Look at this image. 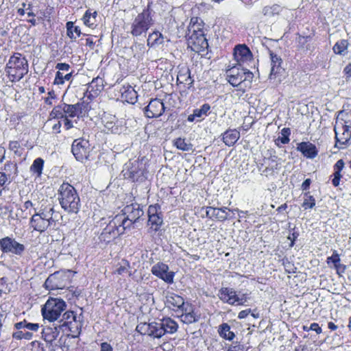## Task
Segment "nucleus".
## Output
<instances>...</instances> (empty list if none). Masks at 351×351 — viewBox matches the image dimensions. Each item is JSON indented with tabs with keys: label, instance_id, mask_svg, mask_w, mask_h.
<instances>
[{
	"label": "nucleus",
	"instance_id": "f257e3e1",
	"mask_svg": "<svg viewBox=\"0 0 351 351\" xmlns=\"http://www.w3.org/2000/svg\"><path fill=\"white\" fill-rule=\"evenodd\" d=\"M123 214L117 215L104 230L101 235L104 238L114 239L123 234L125 230L135 223L143 215V210L138 204L126 206Z\"/></svg>",
	"mask_w": 351,
	"mask_h": 351
},
{
	"label": "nucleus",
	"instance_id": "f03ea898",
	"mask_svg": "<svg viewBox=\"0 0 351 351\" xmlns=\"http://www.w3.org/2000/svg\"><path fill=\"white\" fill-rule=\"evenodd\" d=\"M177 329V323L169 317L162 319L158 322L141 323L136 326V330L141 334L154 338H160L165 333H173Z\"/></svg>",
	"mask_w": 351,
	"mask_h": 351
},
{
	"label": "nucleus",
	"instance_id": "7ed1b4c3",
	"mask_svg": "<svg viewBox=\"0 0 351 351\" xmlns=\"http://www.w3.org/2000/svg\"><path fill=\"white\" fill-rule=\"evenodd\" d=\"M58 200L61 207L69 213H77L80 199L75 189L68 182L62 183L58 189Z\"/></svg>",
	"mask_w": 351,
	"mask_h": 351
},
{
	"label": "nucleus",
	"instance_id": "20e7f679",
	"mask_svg": "<svg viewBox=\"0 0 351 351\" xmlns=\"http://www.w3.org/2000/svg\"><path fill=\"white\" fill-rule=\"evenodd\" d=\"M5 70L12 82H19L28 73L27 60L22 54L15 53L10 58Z\"/></svg>",
	"mask_w": 351,
	"mask_h": 351
},
{
	"label": "nucleus",
	"instance_id": "39448f33",
	"mask_svg": "<svg viewBox=\"0 0 351 351\" xmlns=\"http://www.w3.org/2000/svg\"><path fill=\"white\" fill-rule=\"evenodd\" d=\"M191 19L188 27L187 45L191 49L196 53L204 51L208 47V41L204 36V31Z\"/></svg>",
	"mask_w": 351,
	"mask_h": 351
},
{
	"label": "nucleus",
	"instance_id": "423d86ee",
	"mask_svg": "<svg viewBox=\"0 0 351 351\" xmlns=\"http://www.w3.org/2000/svg\"><path fill=\"white\" fill-rule=\"evenodd\" d=\"M153 24L154 21L149 9H145L134 19L131 24L130 33L135 37L145 36Z\"/></svg>",
	"mask_w": 351,
	"mask_h": 351
},
{
	"label": "nucleus",
	"instance_id": "0eeeda50",
	"mask_svg": "<svg viewBox=\"0 0 351 351\" xmlns=\"http://www.w3.org/2000/svg\"><path fill=\"white\" fill-rule=\"evenodd\" d=\"M65 302L60 298H50L42 308V315L44 319L49 322L57 320L61 313L66 309Z\"/></svg>",
	"mask_w": 351,
	"mask_h": 351
},
{
	"label": "nucleus",
	"instance_id": "6e6552de",
	"mask_svg": "<svg viewBox=\"0 0 351 351\" xmlns=\"http://www.w3.org/2000/svg\"><path fill=\"white\" fill-rule=\"evenodd\" d=\"M218 296L221 301L230 305H243L247 302L245 294L239 295L233 289L229 287L221 288Z\"/></svg>",
	"mask_w": 351,
	"mask_h": 351
},
{
	"label": "nucleus",
	"instance_id": "1a4fd4ad",
	"mask_svg": "<svg viewBox=\"0 0 351 351\" xmlns=\"http://www.w3.org/2000/svg\"><path fill=\"white\" fill-rule=\"evenodd\" d=\"M351 126L343 119H337L335 125L336 143L346 145L351 137Z\"/></svg>",
	"mask_w": 351,
	"mask_h": 351
},
{
	"label": "nucleus",
	"instance_id": "9d476101",
	"mask_svg": "<svg viewBox=\"0 0 351 351\" xmlns=\"http://www.w3.org/2000/svg\"><path fill=\"white\" fill-rule=\"evenodd\" d=\"M72 152L78 161L87 159L90 152L89 142L85 139H76L72 144Z\"/></svg>",
	"mask_w": 351,
	"mask_h": 351
},
{
	"label": "nucleus",
	"instance_id": "9b49d317",
	"mask_svg": "<svg viewBox=\"0 0 351 351\" xmlns=\"http://www.w3.org/2000/svg\"><path fill=\"white\" fill-rule=\"evenodd\" d=\"M0 249L3 253H12L21 255L25 251L24 245L17 242L14 239L5 237L0 239Z\"/></svg>",
	"mask_w": 351,
	"mask_h": 351
},
{
	"label": "nucleus",
	"instance_id": "f8f14e48",
	"mask_svg": "<svg viewBox=\"0 0 351 351\" xmlns=\"http://www.w3.org/2000/svg\"><path fill=\"white\" fill-rule=\"evenodd\" d=\"M152 273L165 282L171 284L173 282L174 272L169 271L167 265L158 263L152 267Z\"/></svg>",
	"mask_w": 351,
	"mask_h": 351
},
{
	"label": "nucleus",
	"instance_id": "ddd939ff",
	"mask_svg": "<svg viewBox=\"0 0 351 351\" xmlns=\"http://www.w3.org/2000/svg\"><path fill=\"white\" fill-rule=\"evenodd\" d=\"M59 328L67 327L71 332L74 335L79 334V328L76 322V315L73 311H66L60 320Z\"/></svg>",
	"mask_w": 351,
	"mask_h": 351
},
{
	"label": "nucleus",
	"instance_id": "4468645a",
	"mask_svg": "<svg viewBox=\"0 0 351 351\" xmlns=\"http://www.w3.org/2000/svg\"><path fill=\"white\" fill-rule=\"evenodd\" d=\"M142 164L137 160L130 161L126 163L123 170L124 177L130 178L133 181H137L142 176V169L141 165Z\"/></svg>",
	"mask_w": 351,
	"mask_h": 351
},
{
	"label": "nucleus",
	"instance_id": "2eb2a0df",
	"mask_svg": "<svg viewBox=\"0 0 351 351\" xmlns=\"http://www.w3.org/2000/svg\"><path fill=\"white\" fill-rule=\"evenodd\" d=\"M164 111V104L158 99H152L145 108V116L148 118L159 117L163 114Z\"/></svg>",
	"mask_w": 351,
	"mask_h": 351
},
{
	"label": "nucleus",
	"instance_id": "dca6fc26",
	"mask_svg": "<svg viewBox=\"0 0 351 351\" xmlns=\"http://www.w3.org/2000/svg\"><path fill=\"white\" fill-rule=\"evenodd\" d=\"M234 56L239 64L247 62L252 60V54L250 49L245 45H239L234 49Z\"/></svg>",
	"mask_w": 351,
	"mask_h": 351
},
{
	"label": "nucleus",
	"instance_id": "f3484780",
	"mask_svg": "<svg viewBox=\"0 0 351 351\" xmlns=\"http://www.w3.org/2000/svg\"><path fill=\"white\" fill-rule=\"evenodd\" d=\"M231 210L227 207H222L220 208L208 206L206 208V217L216 219L218 221H223L229 217V212Z\"/></svg>",
	"mask_w": 351,
	"mask_h": 351
},
{
	"label": "nucleus",
	"instance_id": "a211bd4d",
	"mask_svg": "<svg viewBox=\"0 0 351 351\" xmlns=\"http://www.w3.org/2000/svg\"><path fill=\"white\" fill-rule=\"evenodd\" d=\"M228 82L233 86H238L243 82V69L234 66L226 71Z\"/></svg>",
	"mask_w": 351,
	"mask_h": 351
},
{
	"label": "nucleus",
	"instance_id": "6ab92c4d",
	"mask_svg": "<svg viewBox=\"0 0 351 351\" xmlns=\"http://www.w3.org/2000/svg\"><path fill=\"white\" fill-rule=\"evenodd\" d=\"M269 56L271 59V71L269 74L270 79L275 78L277 75L280 74L283 71L282 67V60L281 57L273 51H269Z\"/></svg>",
	"mask_w": 351,
	"mask_h": 351
},
{
	"label": "nucleus",
	"instance_id": "aec40b11",
	"mask_svg": "<svg viewBox=\"0 0 351 351\" xmlns=\"http://www.w3.org/2000/svg\"><path fill=\"white\" fill-rule=\"evenodd\" d=\"M297 150L308 158H315L318 153L316 146L310 142H302L298 144Z\"/></svg>",
	"mask_w": 351,
	"mask_h": 351
},
{
	"label": "nucleus",
	"instance_id": "412c9836",
	"mask_svg": "<svg viewBox=\"0 0 351 351\" xmlns=\"http://www.w3.org/2000/svg\"><path fill=\"white\" fill-rule=\"evenodd\" d=\"M30 223L34 230L40 232H44L51 224L49 221H47L44 217H40L37 213H35L30 219Z\"/></svg>",
	"mask_w": 351,
	"mask_h": 351
},
{
	"label": "nucleus",
	"instance_id": "4be33fe9",
	"mask_svg": "<svg viewBox=\"0 0 351 351\" xmlns=\"http://www.w3.org/2000/svg\"><path fill=\"white\" fill-rule=\"evenodd\" d=\"M166 304L173 310L175 308L182 309L184 308V301L182 297L173 293H169L166 296Z\"/></svg>",
	"mask_w": 351,
	"mask_h": 351
},
{
	"label": "nucleus",
	"instance_id": "5701e85b",
	"mask_svg": "<svg viewBox=\"0 0 351 351\" xmlns=\"http://www.w3.org/2000/svg\"><path fill=\"white\" fill-rule=\"evenodd\" d=\"M121 98L130 104H134L137 100V93L130 85H123L120 90Z\"/></svg>",
	"mask_w": 351,
	"mask_h": 351
},
{
	"label": "nucleus",
	"instance_id": "b1692460",
	"mask_svg": "<svg viewBox=\"0 0 351 351\" xmlns=\"http://www.w3.org/2000/svg\"><path fill=\"white\" fill-rule=\"evenodd\" d=\"M210 109V106L208 104H203L200 108L195 109L193 111V113L188 116L187 120L189 122H193L194 121H201L204 117L208 114V111Z\"/></svg>",
	"mask_w": 351,
	"mask_h": 351
},
{
	"label": "nucleus",
	"instance_id": "393cba45",
	"mask_svg": "<svg viewBox=\"0 0 351 351\" xmlns=\"http://www.w3.org/2000/svg\"><path fill=\"white\" fill-rule=\"evenodd\" d=\"M177 81L180 84H187L189 88L192 86L193 80L191 76V71L188 67L182 66L180 69L177 76Z\"/></svg>",
	"mask_w": 351,
	"mask_h": 351
},
{
	"label": "nucleus",
	"instance_id": "a878e982",
	"mask_svg": "<svg viewBox=\"0 0 351 351\" xmlns=\"http://www.w3.org/2000/svg\"><path fill=\"white\" fill-rule=\"evenodd\" d=\"M61 276L62 275L59 272L51 274L45 282L46 288L51 290L62 289L64 285L59 282Z\"/></svg>",
	"mask_w": 351,
	"mask_h": 351
},
{
	"label": "nucleus",
	"instance_id": "bb28decb",
	"mask_svg": "<svg viewBox=\"0 0 351 351\" xmlns=\"http://www.w3.org/2000/svg\"><path fill=\"white\" fill-rule=\"evenodd\" d=\"M182 311V314L180 315V319L182 322L190 324L199 320V316L191 310V306L189 308L184 307Z\"/></svg>",
	"mask_w": 351,
	"mask_h": 351
},
{
	"label": "nucleus",
	"instance_id": "cd10ccee",
	"mask_svg": "<svg viewBox=\"0 0 351 351\" xmlns=\"http://www.w3.org/2000/svg\"><path fill=\"white\" fill-rule=\"evenodd\" d=\"M240 138V132L237 130H228L223 134V141L228 146L234 145Z\"/></svg>",
	"mask_w": 351,
	"mask_h": 351
},
{
	"label": "nucleus",
	"instance_id": "c85d7f7f",
	"mask_svg": "<svg viewBox=\"0 0 351 351\" xmlns=\"http://www.w3.org/2000/svg\"><path fill=\"white\" fill-rule=\"evenodd\" d=\"M59 331L57 327H46L43 328L42 335L43 339L49 343L54 341L58 337Z\"/></svg>",
	"mask_w": 351,
	"mask_h": 351
},
{
	"label": "nucleus",
	"instance_id": "c756f323",
	"mask_svg": "<svg viewBox=\"0 0 351 351\" xmlns=\"http://www.w3.org/2000/svg\"><path fill=\"white\" fill-rule=\"evenodd\" d=\"M53 207L50 204L46 205L43 204L40 209L36 213L52 223L55 221L53 217Z\"/></svg>",
	"mask_w": 351,
	"mask_h": 351
},
{
	"label": "nucleus",
	"instance_id": "7c9ffc66",
	"mask_svg": "<svg viewBox=\"0 0 351 351\" xmlns=\"http://www.w3.org/2000/svg\"><path fill=\"white\" fill-rule=\"evenodd\" d=\"M63 104V112L64 117L73 118L78 114V112L80 109V104L73 105L62 104Z\"/></svg>",
	"mask_w": 351,
	"mask_h": 351
},
{
	"label": "nucleus",
	"instance_id": "2f4dec72",
	"mask_svg": "<svg viewBox=\"0 0 351 351\" xmlns=\"http://www.w3.org/2000/svg\"><path fill=\"white\" fill-rule=\"evenodd\" d=\"M340 261L339 256L336 251L331 256L327 258V263L329 264L330 262L332 263L338 274H340V273H344L346 268L344 265L340 263Z\"/></svg>",
	"mask_w": 351,
	"mask_h": 351
},
{
	"label": "nucleus",
	"instance_id": "473e14b6",
	"mask_svg": "<svg viewBox=\"0 0 351 351\" xmlns=\"http://www.w3.org/2000/svg\"><path fill=\"white\" fill-rule=\"evenodd\" d=\"M165 38L160 32H154L150 34L147 38V45L154 47L163 44Z\"/></svg>",
	"mask_w": 351,
	"mask_h": 351
},
{
	"label": "nucleus",
	"instance_id": "72a5a7b5",
	"mask_svg": "<svg viewBox=\"0 0 351 351\" xmlns=\"http://www.w3.org/2000/svg\"><path fill=\"white\" fill-rule=\"evenodd\" d=\"M282 7L278 4L266 5L263 8L262 13L267 17H273L282 12Z\"/></svg>",
	"mask_w": 351,
	"mask_h": 351
},
{
	"label": "nucleus",
	"instance_id": "f704fd0d",
	"mask_svg": "<svg viewBox=\"0 0 351 351\" xmlns=\"http://www.w3.org/2000/svg\"><path fill=\"white\" fill-rule=\"evenodd\" d=\"M66 35L72 40H75L81 34L80 29L78 26H75L74 23L69 21L66 24Z\"/></svg>",
	"mask_w": 351,
	"mask_h": 351
},
{
	"label": "nucleus",
	"instance_id": "c9c22d12",
	"mask_svg": "<svg viewBox=\"0 0 351 351\" xmlns=\"http://www.w3.org/2000/svg\"><path fill=\"white\" fill-rule=\"evenodd\" d=\"M348 42L347 40H340L334 45L332 49L335 53L345 56L348 52Z\"/></svg>",
	"mask_w": 351,
	"mask_h": 351
},
{
	"label": "nucleus",
	"instance_id": "e433bc0d",
	"mask_svg": "<svg viewBox=\"0 0 351 351\" xmlns=\"http://www.w3.org/2000/svg\"><path fill=\"white\" fill-rule=\"evenodd\" d=\"M219 333L221 337L228 340H232L234 337V333L230 330V326L223 323L219 326Z\"/></svg>",
	"mask_w": 351,
	"mask_h": 351
},
{
	"label": "nucleus",
	"instance_id": "4c0bfd02",
	"mask_svg": "<svg viewBox=\"0 0 351 351\" xmlns=\"http://www.w3.org/2000/svg\"><path fill=\"white\" fill-rule=\"evenodd\" d=\"M97 15L96 11L91 12L90 10H87L83 16L84 23L88 27L93 28L95 26Z\"/></svg>",
	"mask_w": 351,
	"mask_h": 351
},
{
	"label": "nucleus",
	"instance_id": "58836bf2",
	"mask_svg": "<svg viewBox=\"0 0 351 351\" xmlns=\"http://www.w3.org/2000/svg\"><path fill=\"white\" fill-rule=\"evenodd\" d=\"M71 77L72 72L65 74V72L58 71L56 74L53 84L57 85H62L64 83V81L71 80Z\"/></svg>",
	"mask_w": 351,
	"mask_h": 351
},
{
	"label": "nucleus",
	"instance_id": "ea45409f",
	"mask_svg": "<svg viewBox=\"0 0 351 351\" xmlns=\"http://www.w3.org/2000/svg\"><path fill=\"white\" fill-rule=\"evenodd\" d=\"M162 223V218L159 215L152 216L148 219V225L150 226L151 229L156 232L161 226Z\"/></svg>",
	"mask_w": 351,
	"mask_h": 351
},
{
	"label": "nucleus",
	"instance_id": "a19ab883",
	"mask_svg": "<svg viewBox=\"0 0 351 351\" xmlns=\"http://www.w3.org/2000/svg\"><path fill=\"white\" fill-rule=\"evenodd\" d=\"M43 164H44V160L42 158H36L34 161L33 164L32 165V166L30 167L31 171L36 173L38 176H40L43 171Z\"/></svg>",
	"mask_w": 351,
	"mask_h": 351
},
{
	"label": "nucleus",
	"instance_id": "79ce46f5",
	"mask_svg": "<svg viewBox=\"0 0 351 351\" xmlns=\"http://www.w3.org/2000/svg\"><path fill=\"white\" fill-rule=\"evenodd\" d=\"M175 146L182 151H191L193 149V145L191 143L186 142L184 138H177L174 142Z\"/></svg>",
	"mask_w": 351,
	"mask_h": 351
},
{
	"label": "nucleus",
	"instance_id": "37998d69",
	"mask_svg": "<svg viewBox=\"0 0 351 351\" xmlns=\"http://www.w3.org/2000/svg\"><path fill=\"white\" fill-rule=\"evenodd\" d=\"M315 206V199L309 193L304 194V202L302 206L304 209L313 208Z\"/></svg>",
	"mask_w": 351,
	"mask_h": 351
},
{
	"label": "nucleus",
	"instance_id": "c03bdc74",
	"mask_svg": "<svg viewBox=\"0 0 351 351\" xmlns=\"http://www.w3.org/2000/svg\"><path fill=\"white\" fill-rule=\"evenodd\" d=\"M132 49L134 52V57L136 58H141L145 53V47L143 44L136 43L134 44Z\"/></svg>",
	"mask_w": 351,
	"mask_h": 351
},
{
	"label": "nucleus",
	"instance_id": "a18cd8bd",
	"mask_svg": "<svg viewBox=\"0 0 351 351\" xmlns=\"http://www.w3.org/2000/svg\"><path fill=\"white\" fill-rule=\"evenodd\" d=\"M50 117L52 119H63L64 118V114L63 112V104L54 107L50 112Z\"/></svg>",
	"mask_w": 351,
	"mask_h": 351
},
{
	"label": "nucleus",
	"instance_id": "49530a36",
	"mask_svg": "<svg viewBox=\"0 0 351 351\" xmlns=\"http://www.w3.org/2000/svg\"><path fill=\"white\" fill-rule=\"evenodd\" d=\"M130 263L126 260H122L121 263L117 267V269H116L114 273L117 274L119 275H123L124 274L130 273ZM129 274L130 275V274Z\"/></svg>",
	"mask_w": 351,
	"mask_h": 351
},
{
	"label": "nucleus",
	"instance_id": "de8ad7c7",
	"mask_svg": "<svg viewBox=\"0 0 351 351\" xmlns=\"http://www.w3.org/2000/svg\"><path fill=\"white\" fill-rule=\"evenodd\" d=\"M88 88L91 90H95V91L100 92L103 89V80L101 78L95 77L88 85Z\"/></svg>",
	"mask_w": 351,
	"mask_h": 351
},
{
	"label": "nucleus",
	"instance_id": "09e8293b",
	"mask_svg": "<svg viewBox=\"0 0 351 351\" xmlns=\"http://www.w3.org/2000/svg\"><path fill=\"white\" fill-rule=\"evenodd\" d=\"M107 118L104 117L103 119V122L104 123V126L108 130V131L111 132L112 133H117L119 130L118 127L115 125L114 120L107 121Z\"/></svg>",
	"mask_w": 351,
	"mask_h": 351
},
{
	"label": "nucleus",
	"instance_id": "8fccbe9b",
	"mask_svg": "<svg viewBox=\"0 0 351 351\" xmlns=\"http://www.w3.org/2000/svg\"><path fill=\"white\" fill-rule=\"evenodd\" d=\"M12 337L14 339H25L29 340L32 338L33 335L30 332H24L23 331H17V332L13 333Z\"/></svg>",
	"mask_w": 351,
	"mask_h": 351
},
{
	"label": "nucleus",
	"instance_id": "3c124183",
	"mask_svg": "<svg viewBox=\"0 0 351 351\" xmlns=\"http://www.w3.org/2000/svg\"><path fill=\"white\" fill-rule=\"evenodd\" d=\"M290 129L285 128L281 130V136H279L278 140L280 141L282 144H287L290 139L289 136L290 135Z\"/></svg>",
	"mask_w": 351,
	"mask_h": 351
},
{
	"label": "nucleus",
	"instance_id": "603ef678",
	"mask_svg": "<svg viewBox=\"0 0 351 351\" xmlns=\"http://www.w3.org/2000/svg\"><path fill=\"white\" fill-rule=\"evenodd\" d=\"M160 209V207L158 204H154V205L149 206L148 208V210H147L148 217H150L152 216H156V215L160 214L159 213Z\"/></svg>",
	"mask_w": 351,
	"mask_h": 351
},
{
	"label": "nucleus",
	"instance_id": "864d4df0",
	"mask_svg": "<svg viewBox=\"0 0 351 351\" xmlns=\"http://www.w3.org/2000/svg\"><path fill=\"white\" fill-rule=\"evenodd\" d=\"M74 123H77V121L75 120L74 121L71 120L69 118L64 117L63 119V124L64 127L66 130H70L73 128H74Z\"/></svg>",
	"mask_w": 351,
	"mask_h": 351
},
{
	"label": "nucleus",
	"instance_id": "5fc2aeb1",
	"mask_svg": "<svg viewBox=\"0 0 351 351\" xmlns=\"http://www.w3.org/2000/svg\"><path fill=\"white\" fill-rule=\"evenodd\" d=\"M334 171H335V172L333 173L334 178L332 180V183L335 186H337L339 184V181H340V179L342 177V176L341 174L340 171H336V170H334Z\"/></svg>",
	"mask_w": 351,
	"mask_h": 351
},
{
	"label": "nucleus",
	"instance_id": "6e6d98bb",
	"mask_svg": "<svg viewBox=\"0 0 351 351\" xmlns=\"http://www.w3.org/2000/svg\"><path fill=\"white\" fill-rule=\"evenodd\" d=\"M226 351H244L243 346L236 342L232 344Z\"/></svg>",
	"mask_w": 351,
	"mask_h": 351
},
{
	"label": "nucleus",
	"instance_id": "4d7b16f0",
	"mask_svg": "<svg viewBox=\"0 0 351 351\" xmlns=\"http://www.w3.org/2000/svg\"><path fill=\"white\" fill-rule=\"evenodd\" d=\"M56 68L58 69L60 71H69L70 65L66 63H58L56 66Z\"/></svg>",
	"mask_w": 351,
	"mask_h": 351
},
{
	"label": "nucleus",
	"instance_id": "13d9d810",
	"mask_svg": "<svg viewBox=\"0 0 351 351\" xmlns=\"http://www.w3.org/2000/svg\"><path fill=\"white\" fill-rule=\"evenodd\" d=\"M243 74L244 76H243V82L245 81H249L250 82L253 78V73L250 72V71L247 69H243Z\"/></svg>",
	"mask_w": 351,
	"mask_h": 351
},
{
	"label": "nucleus",
	"instance_id": "bf43d9fd",
	"mask_svg": "<svg viewBox=\"0 0 351 351\" xmlns=\"http://www.w3.org/2000/svg\"><path fill=\"white\" fill-rule=\"evenodd\" d=\"M343 167H344V162L342 159H340V160H337V162L334 165V170L341 171Z\"/></svg>",
	"mask_w": 351,
	"mask_h": 351
},
{
	"label": "nucleus",
	"instance_id": "052dcab7",
	"mask_svg": "<svg viewBox=\"0 0 351 351\" xmlns=\"http://www.w3.org/2000/svg\"><path fill=\"white\" fill-rule=\"evenodd\" d=\"M39 324H33V323H28L27 322V326L26 328L32 330V331H37L39 328Z\"/></svg>",
	"mask_w": 351,
	"mask_h": 351
},
{
	"label": "nucleus",
	"instance_id": "680f3d73",
	"mask_svg": "<svg viewBox=\"0 0 351 351\" xmlns=\"http://www.w3.org/2000/svg\"><path fill=\"white\" fill-rule=\"evenodd\" d=\"M310 329L315 331L317 334H320L322 331L317 323H312L310 326Z\"/></svg>",
	"mask_w": 351,
	"mask_h": 351
},
{
	"label": "nucleus",
	"instance_id": "e2e57ef3",
	"mask_svg": "<svg viewBox=\"0 0 351 351\" xmlns=\"http://www.w3.org/2000/svg\"><path fill=\"white\" fill-rule=\"evenodd\" d=\"M101 351H112V346L107 342L101 344Z\"/></svg>",
	"mask_w": 351,
	"mask_h": 351
},
{
	"label": "nucleus",
	"instance_id": "0e129e2a",
	"mask_svg": "<svg viewBox=\"0 0 351 351\" xmlns=\"http://www.w3.org/2000/svg\"><path fill=\"white\" fill-rule=\"evenodd\" d=\"M343 73L346 75L347 78L351 77V63H349L345 66Z\"/></svg>",
	"mask_w": 351,
	"mask_h": 351
},
{
	"label": "nucleus",
	"instance_id": "69168bd1",
	"mask_svg": "<svg viewBox=\"0 0 351 351\" xmlns=\"http://www.w3.org/2000/svg\"><path fill=\"white\" fill-rule=\"evenodd\" d=\"M250 312H251L250 309H246V310L241 311V312H239V313L238 315V318L239 319H244L250 314Z\"/></svg>",
	"mask_w": 351,
	"mask_h": 351
},
{
	"label": "nucleus",
	"instance_id": "338daca9",
	"mask_svg": "<svg viewBox=\"0 0 351 351\" xmlns=\"http://www.w3.org/2000/svg\"><path fill=\"white\" fill-rule=\"evenodd\" d=\"M311 183V179L308 178V179H306L302 184V189L303 191H306L307 189H308L309 186H310V184Z\"/></svg>",
	"mask_w": 351,
	"mask_h": 351
},
{
	"label": "nucleus",
	"instance_id": "774afa93",
	"mask_svg": "<svg viewBox=\"0 0 351 351\" xmlns=\"http://www.w3.org/2000/svg\"><path fill=\"white\" fill-rule=\"evenodd\" d=\"M27 321L23 320V322H17L15 324V328L16 329L26 328L27 326Z\"/></svg>",
	"mask_w": 351,
	"mask_h": 351
}]
</instances>
